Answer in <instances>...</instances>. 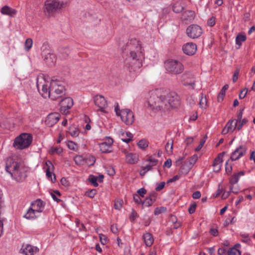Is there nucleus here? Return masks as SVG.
Returning <instances> with one entry per match:
<instances>
[{"mask_svg":"<svg viewBox=\"0 0 255 255\" xmlns=\"http://www.w3.org/2000/svg\"><path fill=\"white\" fill-rule=\"evenodd\" d=\"M154 202V197L151 199L148 197L142 202V204L145 206L149 207L152 205Z\"/></svg>","mask_w":255,"mask_h":255,"instance_id":"58836bf2","label":"nucleus"},{"mask_svg":"<svg viewBox=\"0 0 255 255\" xmlns=\"http://www.w3.org/2000/svg\"><path fill=\"white\" fill-rule=\"evenodd\" d=\"M239 74V69H237L233 75V82L234 83L236 82L237 81V80L238 79Z\"/></svg>","mask_w":255,"mask_h":255,"instance_id":"6e6d98bb","label":"nucleus"},{"mask_svg":"<svg viewBox=\"0 0 255 255\" xmlns=\"http://www.w3.org/2000/svg\"><path fill=\"white\" fill-rule=\"evenodd\" d=\"M147 161L149 162V164H150L151 165L154 166L156 165L158 162V160L150 157L147 159Z\"/></svg>","mask_w":255,"mask_h":255,"instance_id":"3c124183","label":"nucleus"},{"mask_svg":"<svg viewBox=\"0 0 255 255\" xmlns=\"http://www.w3.org/2000/svg\"><path fill=\"white\" fill-rule=\"evenodd\" d=\"M247 39L246 36L245 35H243L241 34H239L236 38V44L238 46L237 47V49L240 48L242 45V42L246 41Z\"/></svg>","mask_w":255,"mask_h":255,"instance_id":"bb28decb","label":"nucleus"},{"mask_svg":"<svg viewBox=\"0 0 255 255\" xmlns=\"http://www.w3.org/2000/svg\"><path fill=\"white\" fill-rule=\"evenodd\" d=\"M46 165L47 166V168L46 169V174L48 178H50L51 181L52 182H54L56 181V177L55 174H53V177H52V172H51V170H52L53 168V165L51 161H48L46 162Z\"/></svg>","mask_w":255,"mask_h":255,"instance_id":"412c9836","label":"nucleus"},{"mask_svg":"<svg viewBox=\"0 0 255 255\" xmlns=\"http://www.w3.org/2000/svg\"><path fill=\"white\" fill-rule=\"evenodd\" d=\"M239 179V174H235L230 178V182L231 184H236Z\"/></svg>","mask_w":255,"mask_h":255,"instance_id":"37998d69","label":"nucleus"},{"mask_svg":"<svg viewBox=\"0 0 255 255\" xmlns=\"http://www.w3.org/2000/svg\"><path fill=\"white\" fill-rule=\"evenodd\" d=\"M115 111L116 115L120 116L122 121L127 125H131L134 122V115L130 110L125 109L120 111L119 109V104L117 103L115 107Z\"/></svg>","mask_w":255,"mask_h":255,"instance_id":"423d86ee","label":"nucleus"},{"mask_svg":"<svg viewBox=\"0 0 255 255\" xmlns=\"http://www.w3.org/2000/svg\"><path fill=\"white\" fill-rule=\"evenodd\" d=\"M30 207L39 214L44 210V205L42 200L37 199L31 204Z\"/></svg>","mask_w":255,"mask_h":255,"instance_id":"6ab92c4d","label":"nucleus"},{"mask_svg":"<svg viewBox=\"0 0 255 255\" xmlns=\"http://www.w3.org/2000/svg\"><path fill=\"white\" fill-rule=\"evenodd\" d=\"M166 70L170 73L179 74L182 72L184 67L182 64L176 60H168L165 63Z\"/></svg>","mask_w":255,"mask_h":255,"instance_id":"0eeeda50","label":"nucleus"},{"mask_svg":"<svg viewBox=\"0 0 255 255\" xmlns=\"http://www.w3.org/2000/svg\"><path fill=\"white\" fill-rule=\"evenodd\" d=\"M166 211V208L164 207H157L155 209L154 214L155 215H158L164 213Z\"/></svg>","mask_w":255,"mask_h":255,"instance_id":"a19ab883","label":"nucleus"},{"mask_svg":"<svg viewBox=\"0 0 255 255\" xmlns=\"http://www.w3.org/2000/svg\"><path fill=\"white\" fill-rule=\"evenodd\" d=\"M75 163L77 165L83 164L85 162L83 157L81 155H77L74 158Z\"/></svg>","mask_w":255,"mask_h":255,"instance_id":"f704fd0d","label":"nucleus"},{"mask_svg":"<svg viewBox=\"0 0 255 255\" xmlns=\"http://www.w3.org/2000/svg\"><path fill=\"white\" fill-rule=\"evenodd\" d=\"M5 170L12 178L17 182L24 180L27 176L26 168L11 158H8L6 160Z\"/></svg>","mask_w":255,"mask_h":255,"instance_id":"20e7f679","label":"nucleus"},{"mask_svg":"<svg viewBox=\"0 0 255 255\" xmlns=\"http://www.w3.org/2000/svg\"><path fill=\"white\" fill-rule=\"evenodd\" d=\"M248 89L246 88H244L240 93L239 94V98L240 99H244L247 95L248 93Z\"/></svg>","mask_w":255,"mask_h":255,"instance_id":"49530a36","label":"nucleus"},{"mask_svg":"<svg viewBox=\"0 0 255 255\" xmlns=\"http://www.w3.org/2000/svg\"><path fill=\"white\" fill-rule=\"evenodd\" d=\"M142 239L146 246L151 247L153 243L154 239L151 234L146 232L143 234Z\"/></svg>","mask_w":255,"mask_h":255,"instance_id":"4be33fe9","label":"nucleus"},{"mask_svg":"<svg viewBox=\"0 0 255 255\" xmlns=\"http://www.w3.org/2000/svg\"><path fill=\"white\" fill-rule=\"evenodd\" d=\"M69 132L70 134L74 137H77L79 135V131L77 128L73 127L69 129Z\"/></svg>","mask_w":255,"mask_h":255,"instance_id":"72a5a7b5","label":"nucleus"},{"mask_svg":"<svg viewBox=\"0 0 255 255\" xmlns=\"http://www.w3.org/2000/svg\"><path fill=\"white\" fill-rule=\"evenodd\" d=\"M62 152V149L61 147H53L51 148L50 152L52 154H60Z\"/></svg>","mask_w":255,"mask_h":255,"instance_id":"a18cd8bd","label":"nucleus"},{"mask_svg":"<svg viewBox=\"0 0 255 255\" xmlns=\"http://www.w3.org/2000/svg\"><path fill=\"white\" fill-rule=\"evenodd\" d=\"M41 49V55L45 63L50 66L54 65L56 60L55 55L50 51L46 44H43Z\"/></svg>","mask_w":255,"mask_h":255,"instance_id":"1a4fd4ad","label":"nucleus"},{"mask_svg":"<svg viewBox=\"0 0 255 255\" xmlns=\"http://www.w3.org/2000/svg\"><path fill=\"white\" fill-rule=\"evenodd\" d=\"M63 3L58 0H46L44 4V12L52 15L62 7Z\"/></svg>","mask_w":255,"mask_h":255,"instance_id":"6e6552de","label":"nucleus"},{"mask_svg":"<svg viewBox=\"0 0 255 255\" xmlns=\"http://www.w3.org/2000/svg\"><path fill=\"white\" fill-rule=\"evenodd\" d=\"M226 127L230 130V131H233L236 128H237V121L235 120L229 121L226 125Z\"/></svg>","mask_w":255,"mask_h":255,"instance_id":"cd10ccee","label":"nucleus"},{"mask_svg":"<svg viewBox=\"0 0 255 255\" xmlns=\"http://www.w3.org/2000/svg\"><path fill=\"white\" fill-rule=\"evenodd\" d=\"M195 17V12L192 10L185 11L182 15V20L185 23L191 22Z\"/></svg>","mask_w":255,"mask_h":255,"instance_id":"aec40b11","label":"nucleus"},{"mask_svg":"<svg viewBox=\"0 0 255 255\" xmlns=\"http://www.w3.org/2000/svg\"><path fill=\"white\" fill-rule=\"evenodd\" d=\"M70 53V50L68 48H61L59 50V57L62 59L66 58Z\"/></svg>","mask_w":255,"mask_h":255,"instance_id":"c756f323","label":"nucleus"},{"mask_svg":"<svg viewBox=\"0 0 255 255\" xmlns=\"http://www.w3.org/2000/svg\"><path fill=\"white\" fill-rule=\"evenodd\" d=\"M226 250L224 248H219L218 250V255H225Z\"/></svg>","mask_w":255,"mask_h":255,"instance_id":"774afa93","label":"nucleus"},{"mask_svg":"<svg viewBox=\"0 0 255 255\" xmlns=\"http://www.w3.org/2000/svg\"><path fill=\"white\" fill-rule=\"evenodd\" d=\"M223 153H220L218 156L215 158L213 163V166L214 167V171L215 172H218L221 167V163L222 162V157L223 156Z\"/></svg>","mask_w":255,"mask_h":255,"instance_id":"b1692460","label":"nucleus"},{"mask_svg":"<svg viewBox=\"0 0 255 255\" xmlns=\"http://www.w3.org/2000/svg\"><path fill=\"white\" fill-rule=\"evenodd\" d=\"M215 24V18L213 17L210 18L208 21V24L211 26H213Z\"/></svg>","mask_w":255,"mask_h":255,"instance_id":"0e129e2a","label":"nucleus"},{"mask_svg":"<svg viewBox=\"0 0 255 255\" xmlns=\"http://www.w3.org/2000/svg\"><path fill=\"white\" fill-rule=\"evenodd\" d=\"M21 252L25 255H35L37 254L39 249L36 246L29 244H23L21 248Z\"/></svg>","mask_w":255,"mask_h":255,"instance_id":"4468645a","label":"nucleus"},{"mask_svg":"<svg viewBox=\"0 0 255 255\" xmlns=\"http://www.w3.org/2000/svg\"><path fill=\"white\" fill-rule=\"evenodd\" d=\"M192 197L196 199L200 198L201 197V193L198 191L194 192L192 194Z\"/></svg>","mask_w":255,"mask_h":255,"instance_id":"e2e57ef3","label":"nucleus"},{"mask_svg":"<svg viewBox=\"0 0 255 255\" xmlns=\"http://www.w3.org/2000/svg\"><path fill=\"white\" fill-rule=\"evenodd\" d=\"M202 30L200 26L196 24L189 26L186 29V34L190 38L194 39L201 36Z\"/></svg>","mask_w":255,"mask_h":255,"instance_id":"9b49d317","label":"nucleus"},{"mask_svg":"<svg viewBox=\"0 0 255 255\" xmlns=\"http://www.w3.org/2000/svg\"><path fill=\"white\" fill-rule=\"evenodd\" d=\"M198 159V156L196 154L192 156L187 162L190 166L192 167L193 165L196 163Z\"/></svg>","mask_w":255,"mask_h":255,"instance_id":"ea45409f","label":"nucleus"},{"mask_svg":"<svg viewBox=\"0 0 255 255\" xmlns=\"http://www.w3.org/2000/svg\"><path fill=\"white\" fill-rule=\"evenodd\" d=\"M165 148L167 152H172L173 149V141H168L166 144Z\"/></svg>","mask_w":255,"mask_h":255,"instance_id":"c03bdc74","label":"nucleus"},{"mask_svg":"<svg viewBox=\"0 0 255 255\" xmlns=\"http://www.w3.org/2000/svg\"><path fill=\"white\" fill-rule=\"evenodd\" d=\"M98 177L95 176L93 175H90L89 177V180L90 182L93 184L95 187H97L98 186V184L97 183Z\"/></svg>","mask_w":255,"mask_h":255,"instance_id":"e433bc0d","label":"nucleus"},{"mask_svg":"<svg viewBox=\"0 0 255 255\" xmlns=\"http://www.w3.org/2000/svg\"><path fill=\"white\" fill-rule=\"evenodd\" d=\"M138 147L141 149H145L148 146V142L144 139H141L137 143Z\"/></svg>","mask_w":255,"mask_h":255,"instance_id":"c9c22d12","label":"nucleus"},{"mask_svg":"<svg viewBox=\"0 0 255 255\" xmlns=\"http://www.w3.org/2000/svg\"><path fill=\"white\" fill-rule=\"evenodd\" d=\"M165 183L164 182H161L159 183L157 187L155 188L156 191H160L162 190L165 186Z\"/></svg>","mask_w":255,"mask_h":255,"instance_id":"13d9d810","label":"nucleus"},{"mask_svg":"<svg viewBox=\"0 0 255 255\" xmlns=\"http://www.w3.org/2000/svg\"><path fill=\"white\" fill-rule=\"evenodd\" d=\"M96 194V190L95 189H92L86 193V195L90 198H93Z\"/></svg>","mask_w":255,"mask_h":255,"instance_id":"09e8293b","label":"nucleus"},{"mask_svg":"<svg viewBox=\"0 0 255 255\" xmlns=\"http://www.w3.org/2000/svg\"><path fill=\"white\" fill-rule=\"evenodd\" d=\"M137 217L138 215L137 213L134 210H132L129 216V219L131 221L133 222L135 221V220L137 218Z\"/></svg>","mask_w":255,"mask_h":255,"instance_id":"de8ad7c7","label":"nucleus"},{"mask_svg":"<svg viewBox=\"0 0 255 255\" xmlns=\"http://www.w3.org/2000/svg\"><path fill=\"white\" fill-rule=\"evenodd\" d=\"M44 75H39L37 78L36 86L40 94L44 98H50L56 100L65 95V89L61 82L57 80H51Z\"/></svg>","mask_w":255,"mask_h":255,"instance_id":"f03ea898","label":"nucleus"},{"mask_svg":"<svg viewBox=\"0 0 255 255\" xmlns=\"http://www.w3.org/2000/svg\"><path fill=\"white\" fill-rule=\"evenodd\" d=\"M182 84L189 89L194 90L195 88V79L193 75L190 72H185L181 76Z\"/></svg>","mask_w":255,"mask_h":255,"instance_id":"9d476101","label":"nucleus"},{"mask_svg":"<svg viewBox=\"0 0 255 255\" xmlns=\"http://www.w3.org/2000/svg\"><path fill=\"white\" fill-rule=\"evenodd\" d=\"M182 49L184 54L191 56L196 53L197 45L193 42H188L183 45Z\"/></svg>","mask_w":255,"mask_h":255,"instance_id":"2eb2a0df","label":"nucleus"},{"mask_svg":"<svg viewBox=\"0 0 255 255\" xmlns=\"http://www.w3.org/2000/svg\"><path fill=\"white\" fill-rule=\"evenodd\" d=\"M39 215L38 213H36L34 210L30 207L26 214L24 215L23 217L29 220H34L36 219Z\"/></svg>","mask_w":255,"mask_h":255,"instance_id":"a878e982","label":"nucleus"},{"mask_svg":"<svg viewBox=\"0 0 255 255\" xmlns=\"http://www.w3.org/2000/svg\"><path fill=\"white\" fill-rule=\"evenodd\" d=\"M200 107L203 110H205L207 107V100L205 95L201 94L200 102H199Z\"/></svg>","mask_w":255,"mask_h":255,"instance_id":"c85d7f7f","label":"nucleus"},{"mask_svg":"<svg viewBox=\"0 0 255 255\" xmlns=\"http://www.w3.org/2000/svg\"><path fill=\"white\" fill-rule=\"evenodd\" d=\"M196 205L195 204H193L190 205V207L188 209V211L190 214L193 213L196 209Z\"/></svg>","mask_w":255,"mask_h":255,"instance_id":"bf43d9fd","label":"nucleus"},{"mask_svg":"<svg viewBox=\"0 0 255 255\" xmlns=\"http://www.w3.org/2000/svg\"><path fill=\"white\" fill-rule=\"evenodd\" d=\"M139 196L143 197L144 195L146 193V190L144 188L139 189L137 191Z\"/></svg>","mask_w":255,"mask_h":255,"instance_id":"5fc2aeb1","label":"nucleus"},{"mask_svg":"<svg viewBox=\"0 0 255 255\" xmlns=\"http://www.w3.org/2000/svg\"><path fill=\"white\" fill-rule=\"evenodd\" d=\"M246 147L241 145L237 147L231 154V159L233 161L237 160L243 156L246 152Z\"/></svg>","mask_w":255,"mask_h":255,"instance_id":"dca6fc26","label":"nucleus"},{"mask_svg":"<svg viewBox=\"0 0 255 255\" xmlns=\"http://www.w3.org/2000/svg\"><path fill=\"white\" fill-rule=\"evenodd\" d=\"M127 49L130 51L129 55L126 59L127 64L133 69L139 68L141 66L139 59L141 52V46L136 39H131L127 43Z\"/></svg>","mask_w":255,"mask_h":255,"instance_id":"7ed1b4c3","label":"nucleus"},{"mask_svg":"<svg viewBox=\"0 0 255 255\" xmlns=\"http://www.w3.org/2000/svg\"><path fill=\"white\" fill-rule=\"evenodd\" d=\"M133 200L135 202L138 204H142V200L138 194H134L133 195Z\"/></svg>","mask_w":255,"mask_h":255,"instance_id":"603ef678","label":"nucleus"},{"mask_svg":"<svg viewBox=\"0 0 255 255\" xmlns=\"http://www.w3.org/2000/svg\"><path fill=\"white\" fill-rule=\"evenodd\" d=\"M148 94L145 106L149 110H168L179 105V97L174 92L162 96L160 90H155L150 91Z\"/></svg>","mask_w":255,"mask_h":255,"instance_id":"f257e3e1","label":"nucleus"},{"mask_svg":"<svg viewBox=\"0 0 255 255\" xmlns=\"http://www.w3.org/2000/svg\"><path fill=\"white\" fill-rule=\"evenodd\" d=\"M173 10L176 13H179L183 10V6L180 2H176L173 5Z\"/></svg>","mask_w":255,"mask_h":255,"instance_id":"7c9ffc66","label":"nucleus"},{"mask_svg":"<svg viewBox=\"0 0 255 255\" xmlns=\"http://www.w3.org/2000/svg\"><path fill=\"white\" fill-rule=\"evenodd\" d=\"M32 141V136L29 133H23L16 137L13 143V146L19 149L29 147Z\"/></svg>","mask_w":255,"mask_h":255,"instance_id":"39448f33","label":"nucleus"},{"mask_svg":"<svg viewBox=\"0 0 255 255\" xmlns=\"http://www.w3.org/2000/svg\"><path fill=\"white\" fill-rule=\"evenodd\" d=\"M0 12L3 15H7L12 17L16 14V10L8 6L5 5L1 8Z\"/></svg>","mask_w":255,"mask_h":255,"instance_id":"5701e85b","label":"nucleus"},{"mask_svg":"<svg viewBox=\"0 0 255 255\" xmlns=\"http://www.w3.org/2000/svg\"><path fill=\"white\" fill-rule=\"evenodd\" d=\"M192 168L187 163L181 165L180 168V172L182 174H186L189 171L190 169Z\"/></svg>","mask_w":255,"mask_h":255,"instance_id":"473e14b6","label":"nucleus"},{"mask_svg":"<svg viewBox=\"0 0 255 255\" xmlns=\"http://www.w3.org/2000/svg\"><path fill=\"white\" fill-rule=\"evenodd\" d=\"M60 118V115L59 113H51L47 117L45 123L48 126L52 127L59 121Z\"/></svg>","mask_w":255,"mask_h":255,"instance_id":"f3484780","label":"nucleus"},{"mask_svg":"<svg viewBox=\"0 0 255 255\" xmlns=\"http://www.w3.org/2000/svg\"><path fill=\"white\" fill-rule=\"evenodd\" d=\"M67 146L70 149L75 150L77 148L76 144L72 141H69L67 143Z\"/></svg>","mask_w":255,"mask_h":255,"instance_id":"864d4df0","label":"nucleus"},{"mask_svg":"<svg viewBox=\"0 0 255 255\" xmlns=\"http://www.w3.org/2000/svg\"><path fill=\"white\" fill-rule=\"evenodd\" d=\"M99 236L101 244L103 245H105L107 243L106 236L102 234H100Z\"/></svg>","mask_w":255,"mask_h":255,"instance_id":"052dcab7","label":"nucleus"},{"mask_svg":"<svg viewBox=\"0 0 255 255\" xmlns=\"http://www.w3.org/2000/svg\"><path fill=\"white\" fill-rule=\"evenodd\" d=\"M61 184L65 187H68L69 186V182L68 180L65 178H62L61 179Z\"/></svg>","mask_w":255,"mask_h":255,"instance_id":"69168bd1","label":"nucleus"},{"mask_svg":"<svg viewBox=\"0 0 255 255\" xmlns=\"http://www.w3.org/2000/svg\"><path fill=\"white\" fill-rule=\"evenodd\" d=\"M94 103L99 110L102 112H106V108L108 107V103L105 97L102 95H97L94 97Z\"/></svg>","mask_w":255,"mask_h":255,"instance_id":"ddd939ff","label":"nucleus"},{"mask_svg":"<svg viewBox=\"0 0 255 255\" xmlns=\"http://www.w3.org/2000/svg\"><path fill=\"white\" fill-rule=\"evenodd\" d=\"M210 234L213 236H217L218 234V230L215 228H211L210 230Z\"/></svg>","mask_w":255,"mask_h":255,"instance_id":"680f3d73","label":"nucleus"},{"mask_svg":"<svg viewBox=\"0 0 255 255\" xmlns=\"http://www.w3.org/2000/svg\"><path fill=\"white\" fill-rule=\"evenodd\" d=\"M240 236L242 238L241 241L247 244H250L251 242V239L250 237L249 234L246 233H241Z\"/></svg>","mask_w":255,"mask_h":255,"instance_id":"2f4dec72","label":"nucleus"},{"mask_svg":"<svg viewBox=\"0 0 255 255\" xmlns=\"http://www.w3.org/2000/svg\"><path fill=\"white\" fill-rule=\"evenodd\" d=\"M113 143V139L108 137L107 141L100 144L99 147L101 151L103 153H109L111 151V145Z\"/></svg>","mask_w":255,"mask_h":255,"instance_id":"a211bd4d","label":"nucleus"},{"mask_svg":"<svg viewBox=\"0 0 255 255\" xmlns=\"http://www.w3.org/2000/svg\"><path fill=\"white\" fill-rule=\"evenodd\" d=\"M122 201L117 200L115 202L114 207L116 209L120 210L122 207Z\"/></svg>","mask_w":255,"mask_h":255,"instance_id":"8fccbe9b","label":"nucleus"},{"mask_svg":"<svg viewBox=\"0 0 255 255\" xmlns=\"http://www.w3.org/2000/svg\"><path fill=\"white\" fill-rule=\"evenodd\" d=\"M225 94L220 92L218 95L217 100L219 102H221L224 100Z\"/></svg>","mask_w":255,"mask_h":255,"instance_id":"338daca9","label":"nucleus"},{"mask_svg":"<svg viewBox=\"0 0 255 255\" xmlns=\"http://www.w3.org/2000/svg\"><path fill=\"white\" fill-rule=\"evenodd\" d=\"M126 159L128 163L134 164L138 161V155L135 153H127L126 154Z\"/></svg>","mask_w":255,"mask_h":255,"instance_id":"393cba45","label":"nucleus"},{"mask_svg":"<svg viewBox=\"0 0 255 255\" xmlns=\"http://www.w3.org/2000/svg\"><path fill=\"white\" fill-rule=\"evenodd\" d=\"M228 255H241V252L236 248H231L228 253Z\"/></svg>","mask_w":255,"mask_h":255,"instance_id":"4c0bfd02","label":"nucleus"},{"mask_svg":"<svg viewBox=\"0 0 255 255\" xmlns=\"http://www.w3.org/2000/svg\"><path fill=\"white\" fill-rule=\"evenodd\" d=\"M32 40L31 38L27 39L25 42V49L28 51L32 47Z\"/></svg>","mask_w":255,"mask_h":255,"instance_id":"79ce46f5","label":"nucleus"},{"mask_svg":"<svg viewBox=\"0 0 255 255\" xmlns=\"http://www.w3.org/2000/svg\"><path fill=\"white\" fill-rule=\"evenodd\" d=\"M73 105V99L70 97L63 99L60 103V112L62 114L67 115Z\"/></svg>","mask_w":255,"mask_h":255,"instance_id":"f8f14e48","label":"nucleus"},{"mask_svg":"<svg viewBox=\"0 0 255 255\" xmlns=\"http://www.w3.org/2000/svg\"><path fill=\"white\" fill-rule=\"evenodd\" d=\"M241 124L238 126L237 129L238 130H240L244 125H245L248 122V120L247 119H244L243 120L241 119V121H239Z\"/></svg>","mask_w":255,"mask_h":255,"instance_id":"4d7b16f0","label":"nucleus"}]
</instances>
